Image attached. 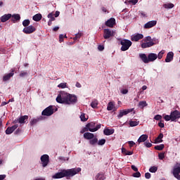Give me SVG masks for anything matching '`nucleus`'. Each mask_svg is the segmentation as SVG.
I'll return each mask as SVG.
<instances>
[{
  "instance_id": "nucleus-33",
  "label": "nucleus",
  "mask_w": 180,
  "mask_h": 180,
  "mask_svg": "<svg viewBox=\"0 0 180 180\" xmlns=\"http://www.w3.org/2000/svg\"><path fill=\"white\" fill-rule=\"evenodd\" d=\"M163 7H165V9H172V8H174V4L172 3L165 4L163 5Z\"/></svg>"
},
{
  "instance_id": "nucleus-53",
  "label": "nucleus",
  "mask_w": 180,
  "mask_h": 180,
  "mask_svg": "<svg viewBox=\"0 0 180 180\" xmlns=\"http://www.w3.org/2000/svg\"><path fill=\"white\" fill-rule=\"evenodd\" d=\"M128 144H129V147H130V148H131V147H133V146L136 145V143H134V141H128Z\"/></svg>"
},
{
  "instance_id": "nucleus-48",
  "label": "nucleus",
  "mask_w": 180,
  "mask_h": 180,
  "mask_svg": "<svg viewBox=\"0 0 180 180\" xmlns=\"http://www.w3.org/2000/svg\"><path fill=\"white\" fill-rule=\"evenodd\" d=\"M133 176L134 178H140V176H141V174L138 171L133 174Z\"/></svg>"
},
{
  "instance_id": "nucleus-61",
  "label": "nucleus",
  "mask_w": 180,
  "mask_h": 180,
  "mask_svg": "<svg viewBox=\"0 0 180 180\" xmlns=\"http://www.w3.org/2000/svg\"><path fill=\"white\" fill-rule=\"evenodd\" d=\"M6 178V174H1L0 175V180H4Z\"/></svg>"
},
{
  "instance_id": "nucleus-10",
  "label": "nucleus",
  "mask_w": 180,
  "mask_h": 180,
  "mask_svg": "<svg viewBox=\"0 0 180 180\" xmlns=\"http://www.w3.org/2000/svg\"><path fill=\"white\" fill-rule=\"evenodd\" d=\"M170 115L172 117V122H176L178 119H180V112L178 110L172 111Z\"/></svg>"
},
{
  "instance_id": "nucleus-2",
  "label": "nucleus",
  "mask_w": 180,
  "mask_h": 180,
  "mask_svg": "<svg viewBox=\"0 0 180 180\" xmlns=\"http://www.w3.org/2000/svg\"><path fill=\"white\" fill-rule=\"evenodd\" d=\"M81 172V168H72L68 169H62L61 172L56 173L52 178L53 179H60L61 178H66V179H70L72 176H75L77 174Z\"/></svg>"
},
{
  "instance_id": "nucleus-59",
  "label": "nucleus",
  "mask_w": 180,
  "mask_h": 180,
  "mask_svg": "<svg viewBox=\"0 0 180 180\" xmlns=\"http://www.w3.org/2000/svg\"><path fill=\"white\" fill-rule=\"evenodd\" d=\"M139 2V0H129V4H132L133 5H136Z\"/></svg>"
},
{
  "instance_id": "nucleus-47",
  "label": "nucleus",
  "mask_w": 180,
  "mask_h": 180,
  "mask_svg": "<svg viewBox=\"0 0 180 180\" xmlns=\"http://www.w3.org/2000/svg\"><path fill=\"white\" fill-rule=\"evenodd\" d=\"M48 18L50 20H56V18H54V14H53V13H49Z\"/></svg>"
},
{
  "instance_id": "nucleus-13",
  "label": "nucleus",
  "mask_w": 180,
  "mask_h": 180,
  "mask_svg": "<svg viewBox=\"0 0 180 180\" xmlns=\"http://www.w3.org/2000/svg\"><path fill=\"white\" fill-rule=\"evenodd\" d=\"M15 75V69H12L10 73L6 74L3 77V82H6V81H9L12 77Z\"/></svg>"
},
{
  "instance_id": "nucleus-14",
  "label": "nucleus",
  "mask_w": 180,
  "mask_h": 180,
  "mask_svg": "<svg viewBox=\"0 0 180 180\" xmlns=\"http://www.w3.org/2000/svg\"><path fill=\"white\" fill-rule=\"evenodd\" d=\"M155 25H157V20L149 21L144 25V29H151V27H154Z\"/></svg>"
},
{
  "instance_id": "nucleus-21",
  "label": "nucleus",
  "mask_w": 180,
  "mask_h": 180,
  "mask_svg": "<svg viewBox=\"0 0 180 180\" xmlns=\"http://www.w3.org/2000/svg\"><path fill=\"white\" fill-rule=\"evenodd\" d=\"M11 20L13 23H16L20 20V15L19 14H13L11 15Z\"/></svg>"
},
{
  "instance_id": "nucleus-63",
  "label": "nucleus",
  "mask_w": 180,
  "mask_h": 180,
  "mask_svg": "<svg viewBox=\"0 0 180 180\" xmlns=\"http://www.w3.org/2000/svg\"><path fill=\"white\" fill-rule=\"evenodd\" d=\"M21 132H22V129L18 128V129L15 131V134H19L21 133Z\"/></svg>"
},
{
  "instance_id": "nucleus-24",
  "label": "nucleus",
  "mask_w": 180,
  "mask_h": 180,
  "mask_svg": "<svg viewBox=\"0 0 180 180\" xmlns=\"http://www.w3.org/2000/svg\"><path fill=\"white\" fill-rule=\"evenodd\" d=\"M29 119V116L27 115H22L18 119V123L20 124H23V123H26L25 120H27Z\"/></svg>"
},
{
  "instance_id": "nucleus-56",
  "label": "nucleus",
  "mask_w": 180,
  "mask_h": 180,
  "mask_svg": "<svg viewBox=\"0 0 180 180\" xmlns=\"http://www.w3.org/2000/svg\"><path fill=\"white\" fill-rule=\"evenodd\" d=\"M64 35L63 34H60L59 35V41L60 43H62V41H64Z\"/></svg>"
},
{
  "instance_id": "nucleus-25",
  "label": "nucleus",
  "mask_w": 180,
  "mask_h": 180,
  "mask_svg": "<svg viewBox=\"0 0 180 180\" xmlns=\"http://www.w3.org/2000/svg\"><path fill=\"white\" fill-rule=\"evenodd\" d=\"M103 133H104L105 136H112V134H113V133H115V129H105L103 130Z\"/></svg>"
},
{
  "instance_id": "nucleus-46",
  "label": "nucleus",
  "mask_w": 180,
  "mask_h": 180,
  "mask_svg": "<svg viewBox=\"0 0 180 180\" xmlns=\"http://www.w3.org/2000/svg\"><path fill=\"white\" fill-rule=\"evenodd\" d=\"M159 160H164L165 158V153H160L158 154Z\"/></svg>"
},
{
  "instance_id": "nucleus-30",
  "label": "nucleus",
  "mask_w": 180,
  "mask_h": 180,
  "mask_svg": "<svg viewBox=\"0 0 180 180\" xmlns=\"http://www.w3.org/2000/svg\"><path fill=\"white\" fill-rule=\"evenodd\" d=\"M113 109H115V103L110 101L107 105V110H113Z\"/></svg>"
},
{
  "instance_id": "nucleus-44",
  "label": "nucleus",
  "mask_w": 180,
  "mask_h": 180,
  "mask_svg": "<svg viewBox=\"0 0 180 180\" xmlns=\"http://www.w3.org/2000/svg\"><path fill=\"white\" fill-rule=\"evenodd\" d=\"M165 120H166V122H169V120H171V122H172V117H171V114L169 115H165L164 117Z\"/></svg>"
},
{
  "instance_id": "nucleus-43",
  "label": "nucleus",
  "mask_w": 180,
  "mask_h": 180,
  "mask_svg": "<svg viewBox=\"0 0 180 180\" xmlns=\"http://www.w3.org/2000/svg\"><path fill=\"white\" fill-rule=\"evenodd\" d=\"M80 119L82 122H86V120H88V118L85 117V113L81 114Z\"/></svg>"
},
{
  "instance_id": "nucleus-35",
  "label": "nucleus",
  "mask_w": 180,
  "mask_h": 180,
  "mask_svg": "<svg viewBox=\"0 0 180 180\" xmlns=\"http://www.w3.org/2000/svg\"><path fill=\"white\" fill-rule=\"evenodd\" d=\"M165 147V146L164 144L158 145V146H155V150H158V151H161V150H164Z\"/></svg>"
},
{
  "instance_id": "nucleus-32",
  "label": "nucleus",
  "mask_w": 180,
  "mask_h": 180,
  "mask_svg": "<svg viewBox=\"0 0 180 180\" xmlns=\"http://www.w3.org/2000/svg\"><path fill=\"white\" fill-rule=\"evenodd\" d=\"M139 123H140V122L130 120L129 126H130V127H136V126H139Z\"/></svg>"
},
{
  "instance_id": "nucleus-40",
  "label": "nucleus",
  "mask_w": 180,
  "mask_h": 180,
  "mask_svg": "<svg viewBox=\"0 0 180 180\" xmlns=\"http://www.w3.org/2000/svg\"><path fill=\"white\" fill-rule=\"evenodd\" d=\"M149 171L152 173L157 172V171H158V167L153 166L149 169Z\"/></svg>"
},
{
  "instance_id": "nucleus-38",
  "label": "nucleus",
  "mask_w": 180,
  "mask_h": 180,
  "mask_svg": "<svg viewBox=\"0 0 180 180\" xmlns=\"http://www.w3.org/2000/svg\"><path fill=\"white\" fill-rule=\"evenodd\" d=\"M139 106V108H146V106H147V102L146 101H140Z\"/></svg>"
},
{
  "instance_id": "nucleus-7",
  "label": "nucleus",
  "mask_w": 180,
  "mask_h": 180,
  "mask_svg": "<svg viewBox=\"0 0 180 180\" xmlns=\"http://www.w3.org/2000/svg\"><path fill=\"white\" fill-rule=\"evenodd\" d=\"M54 113V108H53V105H49L46 108H45L42 112V116H51Z\"/></svg>"
},
{
  "instance_id": "nucleus-6",
  "label": "nucleus",
  "mask_w": 180,
  "mask_h": 180,
  "mask_svg": "<svg viewBox=\"0 0 180 180\" xmlns=\"http://www.w3.org/2000/svg\"><path fill=\"white\" fill-rule=\"evenodd\" d=\"M116 34V32L110 30V29H104L103 30V38L105 40H108V39H110L111 37H115V35Z\"/></svg>"
},
{
  "instance_id": "nucleus-54",
  "label": "nucleus",
  "mask_w": 180,
  "mask_h": 180,
  "mask_svg": "<svg viewBox=\"0 0 180 180\" xmlns=\"http://www.w3.org/2000/svg\"><path fill=\"white\" fill-rule=\"evenodd\" d=\"M98 49L99 51H103V50H105V46H103V45H98Z\"/></svg>"
},
{
  "instance_id": "nucleus-49",
  "label": "nucleus",
  "mask_w": 180,
  "mask_h": 180,
  "mask_svg": "<svg viewBox=\"0 0 180 180\" xmlns=\"http://www.w3.org/2000/svg\"><path fill=\"white\" fill-rule=\"evenodd\" d=\"M27 72H25V71H22L19 76L21 77V78H23V77H27Z\"/></svg>"
},
{
  "instance_id": "nucleus-51",
  "label": "nucleus",
  "mask_w": 180,
  "mask_h": 180,
  "mask_svg": "<svg viewBox=\"0 0 180 180\" xmlns=\"http://www.w3.org/2000/svg\"><path fill=\"white\" fill-rule=\"evenodd\" d=\"M155 120H161L162 119V116L161 115H156L154 117Z\"/></svg>"
},
{
  "instance_id": "nucleus-3",
  "label": "nucleus",
  "mask_w": 180,
  "mask_h": 180,
  "mask_svg": "<svg viewBox=\"0 0 180 180\" xmlns=\"http://www.w3.org/2000/svg\"><path fill=\"white\" fill-rule=\"evenodd\" d=\"M139 58L144 64H148V63H153L157 60V54L154 53H150L148 56L146 53H140Z\"/></svg>"
},
{
  "instance_id": "nucleus-57",
  "label": "nucleus",
  "mask_w": 180,
  "mask_h": 180,
  "mask_svg": "<svg viewBox=\"0 0 180 180\" xmlns=\"http://www.w3.org/2000/svg\"><path fill=\"white\" fill-rule=\"evenodd\" d=\"M129 90H127V89H124L121 91V94H122L123 95H126V94H128Z\"/></svg>"
},
{
  "instance_id": "nucleus-18",
  "label": "nucleus",
  "mask_w": 180,
  "mask_h": 180,
  "mask_svg": "<svg viewBox=\"0 0 180 180\" xmlns=\"http://www.w3.org/2000/svg\"><path fill=\"white\" fill-rule=\"evenodd\" d=\"M11 18H12V14L11 13L4 14L1 17L0 20L1 22H2V23H5V22H8V20H9Z\"/></svg>"
},
{
  "instance_id": "nucleus-50",
  "label": "nucleus",
  "mask_w": 180,
  "mask_h": 180,
  "mask_svg": "<svg viewBox=\"0 0 180 180\" xmlns=\"http://www.w3.org/2000/svg\"><path fill=\"white\" fill-rule=\"evenodd\" d=\"M85 131H89V129L87 128L86 125V127L84 128H83L81 130L80 133H81V134H84V133H85Z\"/></svg>"
},
{
  "instance_id": "nucleus-36",
  "label": "nucleus",
  "mask_w": 180,
  "mask_h": 180,
  "mask_svg": "<svg viewBox=\"0 0 180 180\" xmlns=\"http://www.w3.org/2000/svg\"><path fill=\"white\" fill-rule=\"evenodd\" d=\"M164 54H165V51L162 50L160 52H159L158 55H157V58H158L159 60H161V58H162Z\"/></svg>"
},
{
  "instance_id": "nucleus-15",
  "label": "nucleus",
  "mask_w": 180,
  "mask_h": 180,
  "mask_svg": "<svg viewBox=\"0 0 180 180\" xmlns=\"http://www.w3.org/2000/svg\"><path fill=\"white\" fill-rule=\"evenodd\" d=\"M172 174L176 179H180V167H174Z\"/></svg>"
},
{
  "instance_id": "nucleus-64",
  "label": "nucleus",
  "mask_w": 180,
  "mask_h": 180,
  "mask_svg": "<svg viewBox=\"0 0 180 180\" xmlns=\"http://www.w3.org/2000/svg\"><path fill=\"white\" fill-rule=\"evenodd\" d=\"M60 16V11H56L55 13V18H58Z\"/></svg>"
},
{
  "instance_id": "nucleus-20",
  "label": "nucleus",
  "mask_w": 180,
  "mask_h": 180,
  "mask_svg": "<svg viewBox=\"0 0 180 180\" xmlns=\"http://www.w3.org/2000/svg\"><path fill=\"white\" fill-rule=\"evenodd\" d=\"M115 23H116V20L113 18H110L105 22V26H108V27H112Z\"/></svg>"
},
{
  "instance_id": "nucleus-39",
  "label": "nucleus",
  "mask_w": 180,
  "mask_h": 180,
  "mask_svg": "<svg viewBox=\"0 0 180 180\" xmlns=\"http://www.w3.org/2000/svg\"><path fill=\"white\" fill-rule=\"evenodd\" d=\"M29 25H30V20H25L22 22V25L24 26V27H27Z\"/></svg>"
},
{
  "instance_id": "nucleus-60",
  "label": "nucleus",
  "mask_w": 180,
  "mask_h": 180,
  "mask_svg": "<svg viewBox=\"0 0 180 180\" xmlns=\"http://www.w3.org/2000/svg\"><path fill=\"white\" fill-rule=\"evenodd\" d=\"M131 169H133V171H135V172H137L139 171V169L134 165H131Z\"/></svg>"
},
{
  "instance_id": "nucleus-5",
  "label": "nucleus",
  "mask_w": 180,
  "mask_h": 180,
  "mask_svg": "<svg viewBox=\"0 0 180 180\" xmlns=\"http://www.w3.org/2000/svg\"><path fill=\"white\" fill-rule=\"evenodd\" d=\"M86 127L89 129V131L91 133H95V131H98L99 129H101L102 124H98L96 125V122H91L86 124Z\"/></svg>"
},
{
  "instance_id": "nucleus-28",
  "label": "nucleus",
  "mask_w": 180,
  "mask_h": 180,
  "mask_svg": "<svg viewBox=\"0 0 180 180\" xmlns=\"http://www.w3.org/2000/svg\"><path fill=\"white\" fill-rule=\"evenodd\" d=\"M164 138V134L160 133L158 136L155 139V143H162V139Z\"/></svg>"
},
{
  "instance_id": "nucleus-52",
  "label": "nucleus",
  "mask_w": 180,
  "mask_h": 180,
  "mask_svg": "<svg viewBox=\"0 0 180 180\" xmlns=\"http://www.w3.org/2000/svg\"><path fill=\"white\" fill-rule=\"evenodd\" d=\"M144 146L146 147H147L148 148H150V147L153 146V144L151 143H150V142H145L144 143Z\"/></svg>"
},
{
  "instance_id": "nucleus-29",
  "label": "nucleus",
  "mask_w": 180,
  "mask_h": 180,
  "mask_svg": "<svg viewBox=\"0 0 180 180\" xmlns=\"http://www.w3.org/2000/svg\"><path fill=\"white\" fill-rule=\"evenodd\" d=\"M89 143L90 146H96V144H98V138L94 136L93 139L89 140Z\"/></svg>"
},
{
  "instance_id": "nucleus-12",
  "label": "nucleus",
  "mask_w": 180,
  "mask_h": 180,
  "mask_svg": "<svg viewBox=\"0 0 180 180\" xmlns=\"http://www.w3.org/2000/svg\"><path fill=\"white\" fill-rule=\"evenodd\" d=\"M131 112H133V108L120 110L117 117L118 119H122L123 116H126V115H129V113H131Z\"/></svg>"
},
{
  "instance_id": "nucleus-37",
  "label": "nucleus",
  "mask_w": 180,
  "mask_h": 180,
  "mask_svg": "<svg viewBox=\"0 0 180 180\" xmlns=\"http://www.w3.org/2000/svg\"><path fill=\"white\" fill-rule=\"evenodd\" d=\"M40 120H41V119L40 117L39 118H37V119H33L30 122L31 126H33V125L36 124L38 122H40Z\"/></svg>"
},
{
  "instance_id": "nucleus-58",
  "label": "nucleus",
  "mask_w": 180,
  "mask_h": 180,
  "mask_svg": "<svg viewBox=\"0 0 180 180\" xmlns=\"http://www.w3.org/2000/svg\"><path fill=\"white\" fill-rule=\"evenodd\" d=\"M158 126H159V127H161V129H163V127H165V125L164 124V122H162V121H160V122L158 123Z\"/></svg>"
},
{
  "instance_id": "nucleus-11",
  "label": "nucleus",
  "mask_w": 180,
  "mask_h": 180,
  "mask_svg": "<svg viewBox=\"0 0 180 180\" xmlns=\"http://www.w3.org/2000/svg\"><path fill=\"white\" fill-rule=\"evenodd\" d=\"M23 33H25V34H32V33H34V32H36V27H34L33 25H28V27H25L22 30Z\"/></svg>"
},
{
  "instance_id": "nucleus-62",
  "label": "nucleus",
  "mask_w": 180,
  "mask_h": 180,
  "mask_svg": "<svg viewBox=\"0 0 180 180\" xmlns=\"http://www.w3.org/2000/svg\"><path fill=\"white\" fill-rule=\"evenodd\" d=\"M75 86H77V88H82V85L80 84L79 82H76Z\"/></svg>"
},
{
  "instance_id": "nucleus-19",
  "label": "nucleus",
  "mask_w": 180,
  "mask_h": 180,
  "mask_svg": "<svg viewBox=\"0 0 180 180\" xmlns=\"http://www.w3.org/2000/svg\"><path fill=\"white\" fill-rule=\"evenodd\" d=\"M174 60V52L170 51L167 54L165 63H171Z\"/></svg>"
},
{
  "instance_id": "nucleus-26",
  "label": "nucleus",
  "mask_w": 180,
  "mask_h": 180,
  "mask_svg": "<svg viewBox=\"0 0 180 180\" xmlns=\"http://www.w3.org/2000/svg\"><path fill=\"white\" fill-rule=\"evenodd\" d=\"M43 16L41 15V14L37 13L32 17V19L33 20H34V22H40Z\"/></svg>"
},
{
  "instance_id": "nucleus-9",
  "label": "nucleus",
  "mask_w": 180,
  "mask_h": 180,
  "mask_svg": "<svg viewBox=\"0 0 180 180\" xmlns=\"http://www.w3.org/2000/svg\"><path fill=\"white\" fill-rule=\"evenodd\" d=\"M146 41H148V42L143 43L141 44L142 49H147L148 47H153V46H154V42H153V41H151V37H147L146 38Z\"/></svg>"
},
{
  "instance_id": "nucleus-27",
  "label": "nucleus",
  "mask_w": 180,
  "mask_h": 180,
  "mask_svg": "<svg viewBox=\"0 0 180 180\" xmlns=\"http://www.w3.org/2000/svg\"><path fill=\"white\" fill-rule=\"evenodd\" d=\"M122 154H124V155H133V154H134L133 150H131V151L127 150L124 148H122Z\"/></svg>"
},
{
  "instance_id": "nucleus-17",
  "label": "nucleus",
  "mask_w": 180,
  "mask_h": 180,
  "mask_svg": "<svg viewBox=\"0 0 180 180\" xmlns=\"http://www.w3.org/2000/svg\"><path fill=\"white\" fill-rule=\"evenodd\" d=\"M143 37L144 35L143 34H136L131 37V41H139V40H141Z\"/></svg>"
},
{
  "instance_id": "nucleus-55",
  "label": "nucleus",
  "mask_w": 180,
  "mask_h": 180,
  "mask_svg": "<svg viewBox=\"0 0 180 180\" xmlns=\"http://www.w3.org/2000/svg\"><path fill=\"white\" fill-rule=\"evenodd\" d=\"M145 178H146V179H150V178H151V174H150L149 172L146 173Z\"/></svg>"
},
{
  "instance_id": "nucleus-34",
  "label": "nucleus",
  "mask_w": 180,
  "mask_h": 180,
  "mask_svg": "<svg viewBox=\"0 0 180 180\" xmlns=\"http://www.w3.org/2000/svg\"><path fill=\"white\" fill-rule=\"evenodd\" d=\"M98 100H94L91 103V108H93V109L98 108Z\"/></svg>"
},
{
  "instance_id": "nucleus-4",
  "label": "nucleus",
  "mask_w": 180,
  "mask_h": 180,
  "mask_svg": "<svg viewBox=\"0 0 180 180\" xmlns=\"http://www.w3.org/2000/svg\"><path fill=\"white\" fill-rule=\"evenodd\" d=\"M120 44L122 46L121 51H127V50L131 47V44H133V43L129 39H121Z\"/></svg>"
},
{
  "instance_id": "nucleus-22",
  "label": "nucleus",
  "mask_w": 180,
  "mask_h": 180,
  "mask_svg": "<svg viewBox=\"0 0 180 180\" xmlns=\"http://www.w3.org/2000/svg\"><path fill=\"white\" fill-rule=\"evenodd\" d=\"M94 137H95V135L91 132H86L84 134V138L86 140H92V139H94Z\"/></svg>"
},
{
  "instance_id": "nucleus-1",
  "label": "nucleus",
  "mask_w": 180,
  "mask_h": 180,
  "mask_svg": "<svg viewBox=\"0 0 180 180\" xmlns=\"http://www.w3.org/2000/svg\"><path fill=\"white\" fill-rule=\"evenodd\" d=\"M77 96L65 91H60L56 98L58 103H65V105H74V103H77Z\"/></svg>"
},
{
  "instance_id": "nucleus-8",
  "label": "nucleus",
  "mask_w": 180,
  "mask_h": 180,
  "mask_svg": "<svg viewBox=\"0 0 180 180\" xmlns=\"http://www.w3.org/2000/svg\"><path fill=\"white\" fill-rule=\"evenodd\" d=\"M41 161L42 162V167L44 168L49 165V162H50V157L49 155H43L41 156Z\"/></svg>"
},
{
  "instance_id": "nucleus-41",
  "label": "nucleus",
  "mask_w": 180,
  "mask_h": 180,
  "mask_svg": "<svg viewBox=\"0 0 180 180\" xmlns=\"http://www.w3.org/2000/svg\"><path fill=\"white\" fill-rule=\"evenodd\" d=\"M81 36H82V33H81V32L76 34L75 37L73 38V40H75V41L79 40V39H81Z\"/></svg>"
},
{
  "instance_id": "nucleus-31",
  "label": "nucleus",
  "mask_w": 180,
  "mask_h": 180,
  "mask_svg": "<svg viewBox=\"0 0 180 180\" xmlns=\"http://www.w3.org/2000/svg\"><path fill=\"white\" fill-rule=\"evenodd\" d=\"M96 180H104L105 179V174L103 173H98L96 176Z\"/></svg>"
},
{
  "instance_id": "nucleus-23",
  "label": "nucleus",
  "mask_w": 180,
  "mask_h": 180,
  "mask_svg": "<svg viewBox=\"0 0 180 180\" xmlns=\"http://www.w3.org/2000/svg\"><path fill=\"white\" fill-rule=\"evenodd\" d=\"M148 139V135L147 134H143L141 135L139 139H138V143L140 144V143H144Z\"/></svg>"
},
{
  "instance_id": "nucleus-45",
  "label": "nucleus",
  "mask_w": 180,
  "mask_h": 180,
  "mask_svg": "<svg viewBox=\"0 0 180 180\" xmlns=\"http://www.w3.org/2000/svg\"><path fill=\"white\" fill-rule=\"evenodd\" d=\"M58 88H62V89H64V88H67V83H60L58 85Z\"/></svg>"
},
{
  "instance_id": "nucleus-42",
  "label": "nucleus",
  "mask_w": 180,
  "mask_h": 180,
  "mask_svg": "<svg viewBox=\"0 0 180 180\" xmlns=\"http://www.w3.org/2000/svg\"><path fill=\"white\" fill-rule=\"evenodd\" d=\"M106 143V139H101L98 141L97 144L98 146H103Z\"/></svg>"
},
{
  "instance_id": "nucleus-16",
  "label": "nucleus",
  "mask_w": 180,
  "mask_h": 180,
  "mask_svg": "<svg viewBox=\"0 0 180 180\" xmlns=\"http://www.w3.org/2000/svg\"><path fill=\"white\" fill-rule=\"evenodd\" d=\"M18 127L19 125L18 124H15L12 127H8L6 130V134H12V132L15 131Z\"/></svg>"
}]
</instances>
